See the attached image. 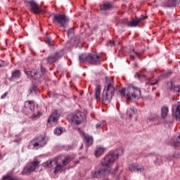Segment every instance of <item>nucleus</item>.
I'll use <instances>...</instances> for the list:
<instances>
[{"instance_id": "39448f33", "label": "nucleus", "mask_w": 180, "mask_h": 180, "mask_svg": "<svg viewBox=\"0 0 180 180\" xmlns=\"http://www.w3.org/2000/svg\"><path fill=\"white\" fill-rule=\"evenodd\" d=\"M118 157L117 155L115 154V152H110L101 161V165L109 168L117 160Z\"/></svg>"}, {"instance_id": "f257e3e1", "label": "nucleus", "mask_w": 180, "mask_h": 180, "mask_svg": "<svg viewBox=\"0 0 180 180\" xmlns=\"http://www.w3.org/2000/svg\"><path fill=\"white\" fill-rule=\"evenodd\" d=\"M115 92H116L115 82L108 77H105L104 89L101 95V101L103 105H109V103L112 101V98L115 95Z\"/></svg>"}, {"instance_id": "9d476101", "label": "nucleus", "mask_w": 180, "mask_h": 180, "mask_svg": "<svg viewBox=\"0 0 180 180\" xmlns=\"http://www.w3.org/2000/svg\"><path fill=\"white\" fill-rule=\"evenodd\" d=\"M58 117H60V114L57 112V110H54L48 118V122L46 124L48 127L56 126L57 122H58Z\"/></svg>"}, {"instance_id": "4468645a", "label": "nucleus", "mask_w": 180, "mask_h": 180, "mask_svg": "<svg viewBox=\"0 0 180 180\" xmlns=\"http://www.w3.org/2000/svg\"><path fill=\"white\" fill-rule=\"evenodd\" d=\"M172 113L173 116H174L179 122H180V103L178 102L177 103L172 105Z\"/></svg>"}, {"instance_id": "9b49d317", "label": "nucleus", "mask_w": 180, "mask_h": 180, "mask_svg": "<svg viewBox=\"0 0 180 180\" xmlns=\"http://www.w3.org/2000/svg\"><path fill=\"white\" fill-rule=\"evenodd\" d=\"M64 56V51L61 50L59 51H56L55 53H53L52 55L49 56L46 58V61L49 64H53V63H56L57 60H60L62 56Z\"/></svg>"}, {"instance_id": "8fccbe9b", "label": "nucleus", "mask_w": 180, "mask_h": 180, "mask_svg": "<svg viewBox=\"0 0 180 180\" xmlns=\"http://www.w3.org/2000/svg\"><path fill=\"white\" fill-rule=\"evenodd\" d=\"M117 168H116L115 171H117Z\"/></svg>"}, {"instance_id": "bb28decb", "label": "nucleus", "mask_w": 180, "mask_h": 180, "mask_svg": "<svg viewBox=\"0 0 180 180\" xmlns=\"http://www.w3.org/2000/svg\"><path fill=\"white\" fill-rule=\"evenodd\" d=\"M53 164H57V161L48 160L44 164V167H45V168H51Z\"/></svg>"}, {"instance_id": "6ab92c4d", "label": "nucleus", "mask_w": 180, "mask_h": 180, "mask_svg": "<svg viewBox=\"0 0 180 180\" xmlns=\"http://www.w3.org/2000/svg\"><path fill=\"white\" fill-rule=\"evenodd\" d=\"M167 85L171 91H174V92H177V95H179L180 87L179 86H174L172 82L167 83Z\"/></svg>"}, {"instance_id": "a878e982", "label": "nucleus", "mask_w": 180, "mask_h": 180, "mask_svg": "<svg viewBox=\"0 0 180 180\" xmlns=\"http://www.w3.org/2000/svg\"><path fill=\"white\" fill-rule=\"evenodd\" d=\"M136 110L134 109V107L128 108L127 110V115L129 117H132L134 113H136Z\"/></svg>"}, {"instance_id": "c85d7f7f", "label": "nucleus", "mask_w": 180, "mask_h": 180, "mask_svg": "<svg viewBox=\"0 0 180 180\" xmlns=\"http://www.w3.org/2000/svg\"><path fill=\"white\" fill-rule=\"evenodd\" d=\"M71 161V159L69 156H65L63 160L62 161V165L65 168L66 165H68L69 162Z\"/></svg>"}, {"instance_id": "58836bf2", "label": "nucleus", "mask_w": 180, "mask_h": 180, "mask_svg": "<svg viewBox=\"0 0 180 180\" xmlns=\"http://www.w3.org/2000/svg\"><path fill=\"white\" fill-rule=\"evenodd\" d=\"M96 127V129H101V127H102V123L101 122L97 123Z\"/></svg>"}, {"instance_id": "b1692460", "label": "nucleus", "mask_w": 180, "mask_h": 180, "mask_svg": "<svg viewBox=\"0 0 180 180\" xmlns=\"http://www.w3.org/2000/svg\"><path fill=\"white\" fill-rule=\"evenodd\" d=\"M171 146H173L175 148H178L179 150L180 148V135L178 136V139H176L174 142L170 143Z\"/></svg>"}, {"instance_id": "473e14b6", "label": "nucleus", "mask_w": 180, "mask_h": 180, "mask_svg": "<svg viewBox=\"0 0 180 180\" xmlns=\"http://www.w3.org/2000/svg\"><path fill=\"white\" fill-rule=\"evenodd\" d=\"M157 84H158L157 82H147L146 85V86H153V85H157Z\"/></svg>"}, {"instance_id": "37998d69", "label": "nucleus", "mask_w": 180, "mask_h": 180, "mask_svg": "<svg viewBox=\"0 0 180 180\" xmlns=\"http://www.w3.org/2000/svg\"><path fill=\"white\" fill-rule=\"evenodd\" d=\"M33 75H36V72H31V76L33 77Z\"/></svg>"}, {"instance_id": "49530a36", "label": "nucleus", "mask_w": 180, "mask_h": 180, "mask_svg": "<svg viewBox=\"0 0 180 180\" xmlns=\"http://www.w3.org/2000/svg\"><path fill=\"white\" fill-rule=\"evenodd\" d=\"M156 162H157L158 164H160V160H158V161H156Z\"/></svg>"}, {"instance_id": "2eb2a0df", "label": "nucleus", "mask_w": 180, "mask_h": 180, "mask_svg": "<svg viewBox=\"0 0 180 180\" xmlns=\"http://www.w3.org/2000/svg\"><path fill=\"white\" fill-rule=\"evenodd\" d=\"M145 19H147V17H145L144 15H141L140 18H136V20H132L131 21L128 22L127 25L128 27H136V26H137L139 23L144 20Z\"/></svg>"}, {"instance_id": "6e6552de", "label": "nucleus", "mask_w": 180, "mask_h": 180, "mask_svg": "<svg viewBox=\"0 0 180 180\" xmlns=\"http://www.w3.org/2000/svg\"><path fill=\"white\" fill-rule=\"evenodd\" d=\"M24 2L31 12L35 15L41 13V8H40L39 4L34 0H25Z\"/></svg>"}, {"instance_id": "ddd939ff", "label": "nucleus", "mask_w": 180, "mask_h": 180, "mask_svg": "<svg viewBox=\"0 0 180 180\" xmlns=\"http://www.w3.org/2000/svg\"><path fill=\"white\" fill-rule=\"evenodd\" d=\"M109 172H110L109 169H100L97 171H93L91 172V176H93V178H103V176H105V175H106L107 174H109Z\"/></svg>"}, {"instance_id": "393cba45", "label": "nucleus", "mask_w": 180, "mask_h": 180, "mask_svg": "<svg viewBox=\"0 0 180 180\" xmlns=\"http://www.w3.org/2000/svg\"><path fill=\"white\" fill-rule=\"evenodd\" d=\"M112 8L110 3L104 4L100 6L101 11H109Z\"/></svg>"}, {"instance_id": "1a4fd4ad", "label": "nucleus", "mask_w": 180, "mask_h": 180, "mask_svg": "<svg viewBox=\"0 0 180 180\" xmlns=\"http://www.w3.org/2000/svg\"><path fill=\"white\" fill-rule=\"evenodd\" d=\"M86 119V115L83 112L77 111L71 115L70 120L75 124L84 123Z\"/></svg>"}, {"instance_id": "3c124183", "label": "nucleus", "mask_w": 180, "mask_h": 180, "mask_svg": "<svg viewBox=\"0 0 180 180\" xmlns=\"http://www.w3.org/2000/svg\"><path fill=\"white\" fill-rule=\"evenodd\" d=\"M0 158H1V155H0Z\"/></svg>"}, {"instance_id": "aec40b11", "label": "nucleus", "mask_w": 180, "mask_h": 180, "mask_svg": "<svg viewBox=\"0 0 180 180\" xmlns=\"http://www.w3.org/2000/svg\"><path fill=\"white\" fill-rule=\"evenodd\" d=\"M94 98L96 101H101V85L99 84L96 86Z\"/></svg>"}, {"instance_id": "c9c22d12", "label": "nucleus", "mask_w": 180, "mask_h": 180, "mask_svg": "<svg viewBox=\"0 0 180 180\" xmlns=\"http://www.w3.org/2000/svg\"><path fill=\"white\" fill-rule=\"evenodd\" d=\"M36 91H37V87L36 86H32L30 92L32 94V92H36Z\"/></svg>"}, {"instance_id": "a211bd4d", "label": "nucleus", "mask_w": 180, "mask_h": 180, "mask_svg": "<svg viewBox=\"0 0 180 180\" xmlns=\"http://www.w3.org/2000/svg\"><path fill=\"white\" fill-rule=\"evenodd\" d=\"M175 4H176V0H165L162 5L165 8H172V6H175Z\"/></svg>"}, {"instance_id": "72a5a7b5", "label": "nucleus", "mask_w": 180, "mask_h": 180, "mask_svg": "<svg viewBox=\"0 0 180 180\" xmlns=\"http://www.w3.org/2000/svg\"><path fill=\"white\" fill-rule=\"evenodd\" d=\"M1 180H13V178L11 176H4Z\"/></svg>"}, {"instance_id": "7ed1b4c3", "label": "nucleus", "mask_w": 180, "mask_h": 180, "mask_svg": "<svg viewBox=\"0 0 180 180\" xmlns=\"http://www.w3.org/2000/svg\"><path fill=\"white\" fill-rule=\"evenodd\" d=\"M80 63H89L91 65L101 64V58L95 53H83L79 56Z\"/></svg>"}, {"instance_id": "f03ea898", "label": "nucleus", "mask_w": 180, "mask_h": 180, "mask_svg": "<svg viewBox=\"0 0 180 180\" xmlns=\"http://www.w3.org/2000/svg\"><path fill=\"white\" fill-rule=\"evenodd\" d=\"M120 92L124 98H127L128 101L131 99H140V96H141V91L139 88L134 86H129L120 90Z\"/></svg>"}, {"instance_id": "79ce46f5", "label": "nucleus", "mask_w": 180, "mask_h": 180, "mask_svg": "<svg viewBox=\"0 0 180 180\" xmlns=\"http://www.w3.org/2000/svg\"><path fill=\"white\" fill-rule=\"evenodd\" d=\"M41 71L42 72H46V68L41 67Z\"/></svg>"}, {"instance_id": "de8ad7c7", "label": "nucleus", "mask_w": 180, "mask_h": 180, "mask_svg": "<svg viewBox=\"0 0 180 180\" xmlns=\"http://www.w3.org/2000/svg\"><path fill=\"white\" fill-rule=\"evenodd\" d=\"M0 68H2V65L1 64H0Z\"/></svg>"}, {"instance_id": "423d86ee", "label": "nucleus", "mask_w": 180, "mask_h": 180, "mask_svg": "<svg viewBox=\"0 0 180 180\" xmlns=\"http://www.w3.org/2000/svg\"><path fill=\"white\" fill-rule=\"evenodd\" d=\"M53 22L56 25H58L60 27H65V25L70 22V19L65 15L54 14Z\"/></svg>"}, {"instance_id": "412c9836", "label": "nucleus", "mask_w": 180, "mask_h": 180, "mask_svg": "<svg viewBox=\"0 0 180 180\" xmlns=\"http://www.w3.org/2000/svg\"><path fill=\"white\" fill-rule=\"evenodd\" d=\"M105 153V148L102 146H97L95 150L96 157H101Z\"/></svg>"}, {"instance_id": "dca6fc26", "label": "nucleus", "mask_w": 180, "mask_h": 180, "mask_svg": "<svg viewBox=\"0 0 180 180\" xmlns=\"http://www.w3.org/2000/svg\"><path fill=\"white\" fill-rule=\"evenodd\" d=\"M80 135L83 137L84 141L86 143V146H92L94 144V138L92 136L86 134L84 131H80Z\"/></svg>"}, {"instance_id": "2f4dec72", "label": "nucleus", "mask_w": 180, "mask_h": 180, "mask_svg": "<svg viewBox=\"0 0 180 180\" xmlns=\"http://www.w3.org/2000/svg\"><path fill=\"white\" fill-rule=\"evenodd\" d=\"M106 46L108 47H113V46H115V41H109L107 42Z\"/></svg>"}, {"instance_id": "c03bdc74", "label": "nucleus", "mask_w": 180, "mask_h": 180, "mask_svg": "<svg viewBox=\"0 0 180 180\" xmlns=\"http://www.w3.org/2000/svg\"><path fill=\"white\" fill-rule=\"evenodd\" d=\"M72 147L71 146H68V150H71Z\"/></svg>"}, {"instance_id": "a19ab883", "label": "nucleus", "mask_w": 180, "mask_h": 180, "mask_svg": "<svg viewBox=\"0 0 180 180\" xmlns=\"http://www.w3.org/2000/svg\"><path fill=\"white\" fill-rule=\"evenodd\" d=\"M169 75H171V72H168L167 73H166L165 75V77H169Z\"/></svg>"}, {"instance_id": "0eeeda50", "label": "nucleus", "mask_w": 180, "mask_h": 180, "mask_svg": "<svg viewBox=\"0 0 180 180\" xmlns=\"http://www.w3.org/2000/svg\"><path fill=\"white\" fill-rule=\"evenodd\" d=\"M39 164L40 162L38 160H34L31 163H28L22 172V175H30L32 172H36V169L39 168Z\"/></svg>"}, {"instance_id": "5701e85b", "label": "nucleus", "mask_w": 180, "mask_h": 180, "mask_svg": "<svg viewBox=\"0 0 180 180\" xmlns=\"http://www.w3.org/2000/svg\"><path fill=\"white\" fill-rule=\"evenodd\" d=\"M168 107L163 106L161 108V117L162 119H165L167 117V115H168Z\"/></svg>"}, {"instance_id": "4be33fe9", "label": "nucleus", "mask_w": 180, "mask_h": 180, "mask_svg": "<svg viewBox=\"0 0 180 180\" xmlns=\"http://www.w3.org/2000/svg\"><path fill=\"white\" fill-rule=\"evenodd\" d=\"M56 165L54 169V174H58V172H63V171H65V167H64L62 165L56 164Z\"/></svg>"}, {"instance_id": "f3484780", "label": "nucleus", "mask_w": 180, "mask_h": 180, "mask_svg": "<svg viewBox=\"0 0 180 180\" xmlns=\"http://www.w3.org/2000/svg\"><path fill=\"white\" fill-rule=\"evenodd\" d=\"M129 169L131 172H143V171H144V168L140 167L137 163H132L129 165Z\"/></svg>"}, {"instance_id": "cd10ccee", "label": "nucleus", "mask_w": 180, "mask_h": 180, "mask_svg": "<svg viewBox=\"0 0 180 180\" xmlns=\"http://www.w3.org/2000/svg\"><path fill=\"white\" fill-rule=\"evenodd\" d=\"M20 71L19 70H15L14 72H13L12 73V79H19V78H20Z\"/></svg>"}, {"instance_id": "f8f14e48", "label": "nucleus", "mask_w": 180, "mask_h": 180, "mask_svg": "<svg viewBox=\"0 0 180 180\" xmlns=\"http://www.w3.org/2000/svg\"><path fill=\"white\" fill-rule=\"evenodd\" d=\"M34 110V103L31 101H25L22 111L25 115H30V113H33Z\"/></svg>"}, {"instance_id": "f704fd0d", "label": "nucleus", "mask_w": 180, "mask_h": 180, "mask_svg": "<svg viewBox=\"0 0 180 180\" xmlns=\"http://www.w3.org/2000/svg\"><path fill=\"white\" fill-rule=\"evenodd\" d=\"M46 44H48L49 46H52V44H51V39H50V38H46Z\"/></svg>"}, {"instance_id": "7c9ffc66", "label": "nucleus", "mask_w": 180, "mask_h": 180, "mask_svg": "<svg viewBox=\"0 0 180 180\" xmlns=\"http://www.w3.org/2000/svg\"><path fill=\"white\" fill-rule=\"evenodd\" d=\"M129 56L131 57L132 60H134V58H139V53L136 52L134 49L129 53Z\"/></svg>"}, {"instance_id": "4c0bfd02", "label": "nucleus", "mask_w": 180, "mask_h": 180, "mask_svg": "<svg viewBox=\"0 0 180 180\" xmlns=\"http://www.w3.org/2000/svg\"><path fill=\"white\" fill-rule=\"evenodd\" d=\"M73 32H74V30H72V29L68 30V36H71V34H72Z\"/></svg>"}, {"instance_id": "20e7f679", "label": "nucleus", "mask_w": 180, "mask_h": 180, "mask_svg": "<svg viewBox=\"0 0 180 180\" xmlns=\"http://www.w3.org/2000/svg\"><path fill=\"white\" fill-rule=\"evenodd\" d=\"M46 144H47V139L44 136L40 135L30 142L28 148L30 150H39V148L44 147Z\"/></svg>"}, {"instance_id": "ea45409f", "label": "nucleus", "mask_w": 180, "mask_h": 180, "mask_svg": "<svg viewBox=\"0 0 180 180\" xmlns=\"http://www.w3.org/2000/svg\"><path fill=\"white\" fill-rule=\"evenodd\" d=\"M5 98H6V93H4V94L1 96V99H5Z\"/></svg>"}, {"instance_id": "e433bc0d", "label": "nucleus", "mask_w": 180, "mask_h": 180, "mask_svg": "<svg viewBox=\"0 0 180 180\" xmlns=\"http://www.w3.org/2000/svg\"><path fill=\"white\" fill-rule=\"evenodd\" d=\"M40 115H41L40 112L38 111L37 113L33 114L32 117H39Z\"/></svg>"}, {"instance_id": "a18cd8bd", "label": "nucleus", "mask_w": 180, "mask_h": 180, "mask_svg": "<svg viewBox=\"0 0 180 180\" xmlns=\"http://www.w3.org/2000/svg\"><path fill=\"white\" fill-rule=\"evenodd\" d=\"M149 120H154V118H149Z\"/></svg>"}, {"instance_id": "09e8293b", "label": "nucleus", "mask_w": 180, "mask_h": 180, "mask_svg": "<svg viewBox=\"0 0 180 180\" xmlns=\"http://www.w3.org/2000/svg\"><path fill=\"white\" fill-rule=\"evenodd\" d=\"M143 78H147V77H146V75H143Z\"/></svg>"}, {"instance_id": "c756f323", "label": "nucleus", "mask_w": 180, "mask_h": 180, "mask_svg": "<svg viewBox=\"0 0 180 180\" xmlns=\"http://www.w3.org/2000/svg\"><path fill=\"white\" fill-rule=\"evenodd\" d=\"M63 131H64V128L57 127L56 129H54L53 133L56 136H60L61 134V133H63Z\"/></svg>"}]
</instances>
